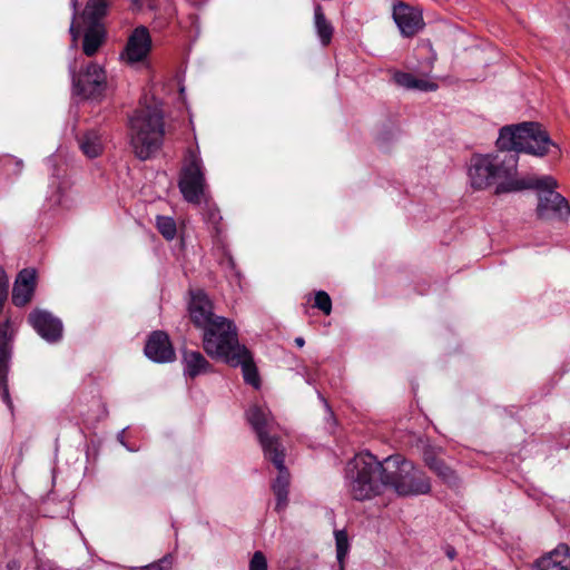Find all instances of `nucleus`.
Segmentation results:
<instances>
[{
    "instance_id": "f257e3e1",
    "label": "nucleus",
    "mask_w": 570,
    "mask_h": 570,
    "mask_svg": "<svg viewBox=\"0 0 570 570\" xmlns=\"http://www.w3.org/2000/svg\"><path fill=\"white\" fill-rule=\"evenodd\" d=\"M553 142L538 122H521L500 129L497 139L499 153L475 155L471 158L468 175L474 189H485L495 185V194L512 193L501 190L507 184L519 183L517 178L518 153L538 157L544 156Z\"/></svg>"
},
{
    "instance_id": "f03ea898",
    "label": "nucleus",
    "mask_w": 570,
    "mask_h": 570,
    "mask_svg": "<svg viewBox=\"0 0 570 570\" xmlns=\"http://www.w3.org/2000/svg\"><path fill=\"white\" fill-rule=\"evenodd\" d=\"M246 417L258 438L265 459L273 462L278 470V475L272 483V490L276 498L275 511L281 513L288 504L289 472L284 464V448L278 438L273 434L276 426L275 420L267 409L258 405L250 406Z\"/></svg>"
},
{
    "instance_id": "7ed1b4c3",
    "label": "nucleus",
    "mask_w": 570,
    "mask_h": 570,
    "mask_svg": "<svg viewBox=\"0 0 570 570\" xmlns=\"http://www.w3.org/2000/svg\"><path fill=\"white\" fill-rule=\"evenodd\" d=\"M188 311L193 324L203 331V347L208 356L222 352L237 334L232 321L214 314L213 304L203 291L191 293Z\"/></svg>"
},
{
    "instance_id": "20e7f679",
    "label": "nucleus",
    "mask_w": 570,
    "mask_h": 570,
    "mask_svg": "<svg viewBox=\"0 0 570 570\" xmlns=\"http://www.w3.org/2000/svg\"><path fill=\"white\" fill-rule=\"evenodd\" d=\"M385 459L379 461L371 453H358L345 468V484L354 500H370L387 488Z\"/></svg>"
},
{
    "instance_id": "39448f33",
    "label": "nucleus",
    "mask_w": 570,
    "mask_h": 570,
    "mask_svg": "<svg viewBox=\"0 0 570 570\" xmlns=\"http://www.w3.org/2000/svg\"><path fill=\"white\" fill-rule=\"evenodd\" d=\"M129 142L140 160L151 158L163 146L165 124L163 110L158 106L137 109L128 122Z\"/></svg>"
},
{
    "instance_id": "423d86ee",
    "label": "nucleus",
    "mask_w": 570,
    "mask_h": 570,
    "mask_svg": "<svg viewBox=\"0 0 570 570\" xmlns=\"http://www.w3.org/2000/svg\"><path fill=\"white\" fill-rule=\"evenodd\" d=\"M558 181L549 175L527 176L519 179V183L507 184L501 190H538L537 215L541 219L566 218L570 215L568 200L558 191Z\"/></svg>"
},
{
    "instance_id": "0eeeda50",
    "label": "nucleus",
    "mask_w": 570,
    "mask_h": 570,
    "mask_svg": "<svg viewBox=\"0 0 570 570\" xmlns=\"http://www.w3.org/2000/svg\"><path fill=\"white\" fill-rule=\"evenodd\" d=\"M385 475H389L387 488L400 495H421L431 491L430 478L402 455L385 458Z\"/></svg>"
},
{
    "instance_id": "6e6552de",
    "label": "nucleus",
    "mask_w": 570,
    "mask_h": 570,
    "mask_svg": "<svg viewBox=\"0 0 570 570\" xmlns=\"http://www.w3.org/2000/svg\"><path fill=\"white\" fill-rule=\"evenodd\" d=\"M178 186L186 202L198 205L206 200L207 185L198 148L187 151Z\"/></svg>"
},
{
    "instance_id": "1a4fd4ad",
    "label": "nucleus",
    "mask_w": 570,
    "mask_h": 570,
    "mask_svg": "<svg viewBox=\"0 0 570 570\" xmlns=\"http://www.w3.org/2000/svg\"><path fill=\"white\" fill-rule=\"evenodd\" d=\"M230 342L223 346L222 352L218 354H210L212 358L222 360L230 366H240L243 372L244 381L250 384L255 389L261 385L257 367L253 362V357L249 351L240 345L238 342V335L233 336Z\"/></svg>"
},
{
    "instance_id": "9d476101",
    "label": "nucleus",
    "mask_w": 570,
    "mask_h": 570,
    "mask_svg": "<svg viewBox=\"0 0 570 570\" xmlns=\"http://www.w3.org/2000/svg\"><path fill=\"white\" fill-rule=\"evenodd\" d=\"M73 95L82 99H99L107 88V75L105 69L90 62L82 72L77 73L70 67Z\"/></svg>"
},
{
    "instance_id": "9b49d317",
    "label": "nucleus",
    "mask_w": 570,
    "mask_h": 570,
    "mask_svg": "<svg viewBox=\"0 0 570 570\" xmlns=\"http://www.w3.org/2000/svg\"><path fill=\"white\" fill-rule=\"evenodd\" d=\"M151 50V37L145 26L136 27L128 37L121 59L129 65L144 61Z\"/></svg>"
},
{
    "instance_id": "f8f14e48",
    "label": "nucleus",
    "mask_w": 570,
    "mask_h": 570,
    "mask_svg": "<svg viewBox=\"0 0 570 570\" xmlns=\"http://www.w3.org/2000/svg\"><path fill=\"white\" fill-rule=\"evenodd\" d=\"M9 330L10 325L8 321L0 325V397L11 414H13V402L8 387L10 360Z\"/></svg>"
},
{
    "instance_id": "ddd939ff",
    "label": "nucleus",
    "mask_w": 570,
    "mask_h": 570,
    "mask_svg": "<svg viewBox=\"0 0 570 570\" xmlns=\"http://www.w3.org/2000/svg\"><path fill=\"white\" fill-rule=\"evenodd\" d=\"M393 19L404 37H412L424 27L422 11L404 2L393 7Z\"/></svg>"
},
{
    "instance_id": "4468645a",
    "label": "nucleus",
    "mask_w": 570,
    "mask_h": 570,
    "mask_svg": "<svg viewBox=\"0 0 570 570\" xmlns=\"http://www.w3.org/2000/svg\"><path fill=\"white\" fill-rule=\"evenodd\" d=\"M28 321L35 331L49 343H55L62 336L61 321L47 311H33Z\"/></svg>"
},
{
    "instance_id": "2eb2a0df",
    "label": "nucleus",
    "mask_w": 570,
    "mask_h": 570,
    "mask_svg": "<svg viewBox=\"0 0 570 570\" xmlns=\"http://www.w3.org/2000/svg\"><path fill=\"white\" fill-rule=\"evenodd\" d=\"M145 355L155 363H167L175 360V351L168 335L163 331L151 333L145 345Z\"/></svg>"
},
{
    "instance_id": "dca6fc26",
    "label": "nucleus",
    "mask_w": 570,
    "mask_h": 570,
    "mask_svg": "<svg viewBox=\"0 0 570 570\" xmlns=\"http://www.w3.org/2000/svg\"><path fill=\"white\" fill-rule=\"evenodd\" d=\"M534 567L537 570H570V548L564 543L558 544L539 558Z\"/></svg>"
},
{
    "instance_id": "f3484780",
    "label": "nucleus",
    "mask_w": 570,
    "mask_h": 570,
    "mask_svg": "<svg viewBox=\"0 0 570 570\" xmlns=\"http://www.w3.org/2000/svg\"><path fill=\"white\" fill-rule=\"evenodd\" d=\"M36 287V271L22 269L14 282L12 302L16 306H24L32 297Z\"/></svg>"
},
{
    "instance_id": "a211bd4d",
    "label": "nucleus",
    "mask_w": 570,
    "mask_h": 570,
    "mask_svg": "<svg viewBox=\"0 0 570 570\" xmlns=\"http://www.w3.org/2000/svg\"><path fill=\"white\" fill-rule=\"evenodd\" d=\"M181 363L184 375L189 379H195L202 374L210 371V363L199 351L183 350Z\"/></svg>"
},
{
    "instance_id": "6ab92c4d",
    "label": "nucleus",
    "mask_w": 570,
    "mask_h": 570,
    "mask_svg": "<svg viewBox=\"0 0 570 570\" xmlns=\"http://www.w3.org/2000/svg\"><path fill=\"white\" fill-rule=\"evenodd\" d=\"M106 31L102 26H88L82 41V51L86 56L92 57L102 46Z\"/></svg>"
},
{
    "instance_id": "aec40b11",
    "label": "nucleus",
    "mask_w": 570,
    "mask_h": 570,
    "mask_svg": "<svg viewBox=\"0 0 570 570\" xmlns=\"http://www.w3.org/2000/svg\"><path fill=\"white\" fill-rule=\"evenodd\" d=\"M394 81L406 89H417L421 91H433L438 88L434 82L425 79H419L409 72L397 71L393 76Z\"/></svg>"
},
{
    "instance_id": "412c9836",
    "label": "nucleus",
    "mask_w": 570,
    "mask_h": 570,
    "mask_svg": "<svg viewBox=\"0 0 570 570\" xmlns=\"http://www.w3.org/2000/svg\"><path fill=\"white\" fill-rule=\"evenodd\" d=\"M109 0H88L85 10L83 19L90 26H101L99 21L107 14Z\"/></svg>"
},
{
    "instance_id": "4be33fe9",
    "label": "nucleus",
    "mask_w": 570,
    "mask_h": 570,
    "mask_svg": "<svg viewBox=\"0 0 570 570\" xmlns=\"http://www.w3.org/2000/svg\"><path fill=\"white\" fill-rule=\"evenodd\" d=\"M314 26L321 43L327 46L332 40L334 28L325 18L321 4H316L314 8Z\"/></svg>"
},
{
    "instance_id": "5701e85b",
    "label": "nucleus",
    "mask_w": 570,
    "mask_h": 570,
    "mask_svg": "<svg viewBox=\"0 0 570 570\" xmlns=\"http://www.w3.org/2000/svg\"><path fill=\"white\" fill-rule=\"evenodd\" d=\"M79 147L88 158H96L102 151L101 136L96 130H89L79 138Z\"/></svg>"
},
{
    "instance_id": "b1692460",
    "label": "nucleus",
    "mask_w": 570,
    "mask_h": 570,
    "mask_svg": "<svg viewBox=\"0 0 570 570\" xmlns=\"http://www.w3.org/2000/svg\"><path fill=\"white\" fill-rule=\"evenodd\" d=\"M430 470L451 488H458L461 483L455 471L450 468L443 460L434 464Z\"/></svg>"
},
{
    "instance_id": "393cba45",
    "label": "nucleus",
    "mask_w": 570,
    "mask_h": 570,
    "mask_svg": "<svg viewBox=\"0 0 570 570\" xmlns=\"http://www.w3.org/2000/svg\"><path fill=\"white\" fill-rule=\"evenodd\" d=\"M334 534L336 544V558L341 566V570H344V559L350 550L348 537L345 530H337Z\"/></svg>"
},
{
    "instance_id": "a878e982",
    "label": "nucleus",
    "mask_w": 570,
    "mask_h": 570,
    "mask_svg": "<svg viewBox=\"0 0 570 570\" xmlns=\"http://www.w3.org/2000/svg\"><path fill=\"white\" fill-rule=\"evenodd\" d=\"M443 449L441 446L424 443L422 456L425 465L431 469L434 464L442 461Z\"/></svg>"
},
{
    "instance_id": "bb28decb",
    "label": "nucleus",
    "mask_w": 570,
    "mask_h": 570,
    "mask_svg": "<svg viewBox=\"0 0 570 570\" xmlns=\"http://www.w3.org/2000/svg\"><path fill=\"white\" fill-rule=\"evenodd\" d=\"M156 226L158 232L168 240L175 238L177 228L176 223L171 217L168 216H157Z\"/></svg>"
},
{
    "instance_id": "cd10ccee",
    "label": "nucleus",
    "mask_w": 570,
    "mask_h": 570,
    "mask_svg": "<svg viewBox=\"0 0 570 570\" xmlns=\"http://www.w3.org/2000/svg\"><path fill=\"white\" fill-rule=\"evenodd\" d=\"M314 306L321 309L325 315H330L332 311V299L324 291H318L315 294Z\"/></svg>"
},
{
    "instance_id": "c85d7f7f",
    "label": "nucleus",
    "mask_w": 570,
    "mask_h": 570,
    "mask_svg": "<svg viewBox=\"0 0 570 570\" xmlns=\"http://www.w3.org/2000/svg\"><path fill=\"white\" fill-rule=\"evenodd\" d=\"M204 218L208 224H212L213 227L219 232L218 225L222 220V216L219 214V210L206 202L205 209H204Z\"/></svg>"
},
{
    "instance_id": "c756f323",
    "label": "nucleus",
    "mask_w": 570,
    "mask_h": 570,
    "mask_svg": "<svg viewBox=\"0 0 570 570\" xmlns=\"http://www.w3.org/2000/svg\"><path fill=\"white\" fill-rule=\"evenodd\" d=\"M173 566V556L170 553L164 556L159 561L153 562L146 567L138 568V570H170Z\"/></svg>"
},
{
    "instance_id": "7c9ffc66",
    "label": "nucleus",
    "mask_w": 570,
    "mask_h": 570,
    "mask_svg": "<svg viewBox=\"0 0 570 570\" xmlns=\"http://www.w3.org/2000/svg\"><path fill=\"white\" fill-rule=\"evenodd\" d=\"M249 570H267V560L262 551L254 552L249 561Z\"/></svg>"
},
{
    "instance_id": "2f4dec72",
    "label": "nucleus",
    "mask_w": 570,
    "mask_h": 570,
    "mask_svg": "<svg viewBox=\"0 0 570 570\" xmlns=\"http://www.w3.org/2000/svg\"><path fill=\"white\" fill-rule=\"evenodd\" d=\"M8 295V281L4 275H0V312L2 311L3 302Z\"/></svg>"
},
{
    "instance_id": "473e14b6",
    "label": "nucleus",
    "mask_w": 570,
    "mask_h": 570,
    "mask_svg": "<svg viewBox=\"0 0 570 570\" xmlns=\"http://www.w3.org/2000/svg\"><path fill=\"white\" fill-rule=\"evenodd\" d=\"M69 33H70L71 39H72V46L75 47L77 45V41H78L79 29L76 27V21H73V19L71 20V23H70V27H69Z\"/></svg>"
},
{
    "instance_id": "72a5a7b5",
    "label": "nucleus",
    "mask_w": 570,
    "mask_h": 570,
    "mask_svg": "<svg viewBox=\"0 0 570 570\" xmlns=\"http://www.w3.org/2000/svg\"><path fill=\"white\" fill-rule=\"evenodd\" d=\"M22 564L19 560L12 559L7 563V570H21Z\"/></svg>"
},
{
    "instance_id": "f704fd0d",
    "label": "nucleus",
    "mask_w": 570,
    "mask_h": 570,
    "mask_svg": "<svg viewBox=\"0 0 570 570\" xmlns=\"http://www.w3.org/2000/svg\"><path fill=\"white\" fill-rule=\"evenodd\" d=\"M445 554L448 556L449 559L453 560L456 557V551L453 547L448 546L445 549Z\"/></svg>"
},
{
    "instance_id": "c9c22d12",
    "label": "nucleus",
    "mask_w": 570,
    "mask_h": 570,
    "mask_svg": "<svg viewBox=\"0 0 570 570\" xmlns=\"http://www.w3.org/2000/svg\"><path fill=\"white\" fill-rule=\"evenodd\" d=\"M71 8H72V19L76 21L77 14H78V0H70Z\"/></svg>"
},
{
    "instance_id": "e433bc0d",
    "label": "nucleus",
    "mask_w": 570,
    "mask_h": 570,
    "mask_svg": "<svg viewBox=\"0 0 570 570\" xmlns=\"http://www.w3.org/2000/svg\"><path fill=\"white\" fill-rule=\"evenodd\" d=\"M295 344L298 346V347H303L304 344H305V341L303 337H296L295 338Z\"/></svg>"
},
{
    "instance_id": "4c0bfd02",
    "label": "nucleus",
    "mask_w": 570,
    "mask_h": 570,
    "mask_svg": "<svg viewBox=\"0 0 570 570\" xmlns=\"http://www.w3.org/2000/svg\"><path fill=\"white\" fill-rule=\"evenodd\" d=\"M55 203L59 204L60 203V198L58 197Z\"/></svg>"
}]
</instances>
